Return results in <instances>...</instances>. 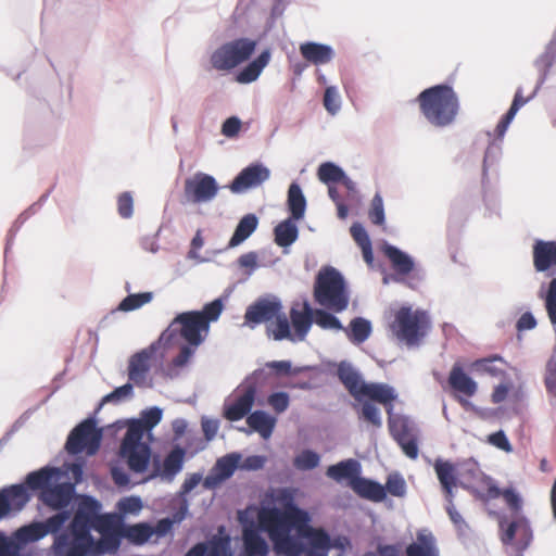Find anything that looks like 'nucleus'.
<instances>
[{
    "mask_svg": "<svg viewBox=\"0 0 556 556\" xmlns=\"http://www.w3.org/2000/svg\"><path fill=\"white\" fill-rule=\"evenodd\" d=\"M101 509V503L93 496H79L67 527L50 547L51 555L71 556L78 547L91 545V531L105 527L112 515L102 514Z\"/></svg>",
    "mask_w": 556,
    "mask_h": 556,
    "instance_id": "f257e3e1",
    "label": "nucleus"
},
{
    "mask_svg": "<svg viewBox=\"0 0 556 556\" xmlns=\"http://www.w3.org/2000/svg\"><path fill=\"white\" fill-rule=\"evenodd\" d=\"M65 473L56 467L46 466L29 472L25 484L29 490H39V500L51 509H66L75 496V484L63 481Z\"/></svg>",
    "mask_w": 556,
    "mask_h": 556,
    "instance_id": "f03ea898",
    "label": "nucleus"
},
{
    "mask_svg": "<svg viewBox=\"0 0 556 556\" xmlns=\"http://www.w3.org/2000/svg\"><path fill=\"white\" fill-rule=\"evenodd\" d=\"M417 102L426 121L438 128L454 124L459 112V99L454 89L440 84L422 90Z\"/></svg>",
    "mask_w": 556,
    "mask_h": 556,
    "instance_id": "7ed1b4c3",
    "label": "nucleus"
},
{
    "mask_svg": "<svg viewBox=\"0 0 556 556\" xmlns=\"http://www.w3.org/2000/svg\"><path fill=\"white\" fill-rule=\"evenodd\" d=\"M314 299L320 306L336 313L345 311L350 295L343 275L331 266L321 269L314 283Z\"/></svg>",
    "mask_w": 556,
    "mask_h": 556,
    "instance_id": "20e7f679",
    "label": "nucleus"
},
{
    "mask_svg": "<svg viewBox=\"0 0 556 556\" xmlns=\"http://www.w3.org/2000/svg\"><path fill=\"white\" fill-rule=\"evenodd\" d=\"M210 331V326L199 311H188L176 315L160 334L164 345L173 343L178 337L186 343L200 346Z\"/></svg>",
    "mask_w": 556,
    "mask_h": 556,
    "instance_id": "39448f33",
    "label": "nucleus"
},
{
    "mask_svg": "<svg viewBox=\"0 0 556 556\" xmlns=\"http://www.w3.org/2000/svg\"><path fill=\"white\" fill-rule=\"evenodd\" d=\"M143 437V426L138 421H129L119 445V457L135 473H143L151 459V447L142 441Z\"/></svg>",
    "mask_w": 556,
    "mask_h": 556,
    "instance_id": "423d86ee",
    "label": "nucleus"
},
{
    "mask_svg": "<svg viewBox=\"0 0 556 556\" xmlns=\"http://www.w3.org/2000/svg\"><path fill=\"white\" fill-rule=\"evenodd\" d=\"M256 46L257 41L248 37L226 41L211 52V67L217 72L229 73L249 61Z\"/></svg>",
    "mask_w": 556,
    "mask_h": 556,
    "instance_id": "0eeeda50",
    "label": "nucleus"
},
{
    "mask_svg": "<svg viewBox=\"0 0 556 556\" xmlns=\"http://www.w3.org/2000/svg\"><path fill=\"white\" fill-rule=\"evenodd\" d=\"M267 376L264 368H258L244 378L236 389L239 392L237 399L230 404H224L223 415L227 420L238 421L252 413L257 390L266 381Z\"/></svg>",
    "mask_w": 556,
    "mask_h": 556,
    "instance_id": "6e6552de",
    "label": "nucleus"
},
{
    "mask_svg": "<svg viewBox=\"0 0 556 556\" xmlns=\"http://www.w3.org/2000/svg\"><path fill=\"white\" fill-rule=\"evenodd\" d=\"M429 326V316L425 311H413L410 306H402L396 312L391 328L399 341L407 346H415L426 336Z\"/></svg>",
    "mask_w": 556,
    "mask_h": 556,
    "instance_id": "1a4fd4ad",
    "label": "nucleus"
},
{
    "mask_svg": "<svg viewBox=\"0 0 556 556\" xmlns=\"http://www.w3.org/2000/svg\"><path fill=\"white\" fill-rule=\"evenodd\" d=\"M459 485L468 490L482 502L495 500L501 495V489L496 482L481 469L479 464L469 458L463 462L458 469Z\"/></svg>",
    "mask_w": 556,
    "mask_h": 556,
    "instance_id": "9d476101",
    "label": "nucleus"
},
{
    "mask_svg": "<svg viewBox=\"0 0 556 556\" xmlns=\"http://www.w3.org/2000/svg\"><path fill=\"white\" fill-rule=\"evenodd\" d=\"M97 532L101 534L100 539L92 535L91 545L83 548L78 547L71 556H102L104 554H115L118 551L122 539H124L118 516L112 514L105 527L98 528Z\"/></svg>",
    "mask_w": 556,
    "mask_h": 556,
    "instance_id": "9b49d317",
    "label": "nucleus"
},
{
    "mask_svg": "<svg viewBox=\"0 0 556 556\" xmlns=\"http://www.w3.org/2000/svg\"><path fill=\"white\" fill-rule=\"evenodd\" d=\"M101 441L102 429L97 427L93 418H87L70 432L65 450L72 455L86 452L87 455L92 456L100 448Z\"/></svg>",
    "mask_w": 556,
    "mask_h": 556,
    "instance_id": "f8f14e48",
    "label": "nucleus"
},
{
    "mask_svg": "<svg viewBox=\"0 0 556 556\" xmlns=\"http://www.w3.org/2000/svg\"><path fill=\"white\" fill-rule=\"evenodd\" d=\"M298 515L293 513L282 511L280 508L273 506L264 508L260 514V521L267 531L271 542L292 530L300 534L305 530L308 522L299 521Z\"/></svg>",
    "mask_w": 556,
    "mask_h": 556,
    "instance_id": "ddd939ff",
    "label": "nucleus"
},
{
    "mask_svg": "<svg viewBox=\"0 0 556 556\" xmlns=\"http://www.w3.org/2000/svg\"><path fill=\"white\" fill-rule=\"evenodd\" d=\"M165 346L160 340H155L149 346L140 350L130 356L128 361L127 375L129 381H131L138 388H151L152 380L148 379V375L151 369V361L155 357L157 351Z\"/></svg>",
    "mask_w": 556,
    "mask_h": 556,
    "instance_id": "4468645a",
    "label": "nucleus"
},
{
    "mask_svg": "<svg viewBox=\"0 0 556 556\" xmlns=\"http://www.w3.org/2000/svg\"><path fill=\"white\" fill-rule=\"evenodd\" d=\"M218 190L219 186L216 179L210 174L199 172L185 180V195L189 202L194 204L213 201Z\"/></svg>",
    "mask_w": 556,
    "mask_h": 556,
    "instance_id": "2eb2a0df",
    "label": "nucleus"
},
{
    "mask_svg": "<svg viewBox=\"0 0 556 556\" xmlns=\"http://www.w3.org/2000/svg\"><path fill=\"white\" fill-rule=\"evenodd\" d=\"M241 459L242 455L238 452L228 453L217 458L203 480V488L211 491L218 489L233 476Z\"/></svg>",
    "mask_w": 556,
    "mask_h": 556,
    "instance_id": "dca6fc26",
    "label": "nucleus"
},
{
    "mask_svg": "<svg viewBox=\"0 0 556 556\" xmlns=\"http://www.w3.org/2000/svg\"><path fill=\"white\" fill-rule=\"evenodd\" d=\"M270 178V169L262 163H252L241 169L229 185L232 193H244L261 187Z\"/></svg>",
    "mask_w": 556,
    "mask_h": 556,
    "instance_id": "f3484780",
    "label": "nucleus"
},
{
    "mask_svg": "<svg viewBox=\"0 0 556 556\" xmlns=\"http://www.w3.org/2000/svg\"><path fill=\"white\" fill-rule=\"evenodd\" d=\"M281 309L282 304L279 299L261 298L248 306L244 314L245 324L251 328L263 323L269 324L281 313Z\"/></svg>",
    "mask_w": 556,
    "mask_h": 556,
    "instance_id": "a211bd4d",
    "label": "nucleus"
},
{
    "mask_svg": "<svg viewBox=\"0 0 556 556\" xmlns=\"http://www.w3.org/2000/svg\"><path fill=\"white\" fill-rule=\"evenodd\" d=\"M30 501V494L26 484H11L0 489V520L12 511H21Z\"/></svg>",
    "mask_w": 556,
    "mask_h": 556,
    "instance_id": "6ab92c4d",
    "label": "nucleus"
},
{
    "mask_svg": "<svg viewBox=\"0 0 556 556\" xmlns=\"http://www.w3.org/2000/svg\"><path fill=\"white\" fill-rule=\"evenodd\" d=\"M290 325L293 327V337L296 342L305 341L313 324H314V308L308 300L302 303H294L289 312Z\"/></svg>",
    "mask_w": 556,
    "mask_h": 556,
    "instance_id": "aec40b11",
    "label": "nucleus"
},
{
    "mask_svg": "<svg viewBox=\"0 0 556 556\" xmlns=\"http://www.w3.org/2000/svg\"><path fill=\"white\" fill-rule=\"evenodd\" d=\"M299 535L306 540L304 554L306 556H328L331 548V538L324 529H314L307 523Z\"/></svg>",
    "mask_w": 556,
    "mask_h": 556,
    "instance_id": "412c9836",
    "label": "nucleus"
},
{
    "mask_svg": "<svg viewBox=\"0 0 556 556\" xmlns=\"http://www.w3.org/2000/svg\"><path fill=\"white\" fill-rule=\"evenodd\" d=\"M532 258L538 273H546L556 267V240L536 239L532 247Z\"/></svg>",
    "mask_w": 556,
    "mask_h": 556,
    "instance_id": "4be33fe9",
    "label": "nucleus"
},
{
    "mask_svg": "<svg viewBox=\"0 0 556 556\" xmlns=\"http://www.w3.org/2000/svg\"><path fill=\"white\" fill-rule=\"evenodd\" d=\"M515 536H518V545L521 549H527L532 541V530L529 520L525 516L517 515L507 523L502 541L504 544H508Z\"/></svg>",
    "mask_w": 556,
    "mask_h": 556,
    "instance_id": "5701e85b",
    "label": "nucleus"
},
{
    "mask_svg": "<svg viewBox=\"0 0 556 556\" xmlns=\"http://www.w3.org/2000/svg\"><path fill=\"white\" fill-rule=\"evenodd\" d=\"M186 456V450L176 445L166 455L163 462V469H156L149 479L160 476L167 482L174 481L175 477L182 470Z\"/></svg>",
    "mask_w": 556,
    "mask_h": 556,
    "instance_id": "b1692460",
    "label": "nucleus"
},
{
    "mask_svg": "<svg viewBox=\"0 0 556 556\" xmlns=\"http://www.w3.org/2000/svg\"><path fill=\"white\" fill-rule=\"evenodd\" d=\"M556 61V29L548 43L545 46V50L534 60V66L539 72V78L536 86L533 90V96H536L542 85L546 81L549 71Z\"/></svg>",
    "mask_w": 556,
    "mask_h": 556,
    "instance_id": "393cba45",
    "label": "nucleus"
},
{
    "mask_svg": "<svg viewBox=\"0 0 556 556\" xmlns=\"http://www.w3.org/2000/svg\"><path fill=\"white\" fill-rule=\"evenodd\" d=\"M337 376L349 393L356 401H361V392L366 382L362 380L361 374L354 368V366L348 361L340 362L337 369Z\"/></svg>",
    "mask_w": 556,
    "mask_h": 556,
    "instance_id": "a878e982",
    "label": "nucleus"
},
{
    "mask_svg": "<svg viewBox=\"0 0 556 556\" xmlns=\"http://www.w3.org/2000/svg\"><path fill=\"white\" fill-rule=\"evenodd\" d=\"M361 471L362 466L359 462L354 458H348L329 466L326 470V476L339 483L348 480L351 488H353V483L359 478Z\"/></svg>",
    "mask_w": 556,
    "mask_h": 556,
    "instance_id": "bb28decb",
    "label": "nucleus"
},
{
    "mask_svg": "<svg viewBox=\"0 0 556 556\" xmlns=\"http://www.w3.org/2000/svg\"><path fill=\"white\" fill-rule=\"evenodd\" d=\"M300 52L306 61L315 65L327 64L334 58V51L331 46L314 41L302 43Z\"/></svg>",
    "mask_w": 556,
    "mask_h": 556,
    "instance_id": "cd10ccee",
    "label": "nucleus"
},
{
    "mask_svg": "<svg viewBox=\"0 0 556 556\" xmlns=\"http://www.w3.org/2000/svg\"><path fill=\"white\" fill-rule=\"evenodd\" d=\"M270 56L271 54L268 49L262 51L253 61L249 62L237 73L236 81L243 85L255 81L268 65Z\"/></svg>",
    "mask_w": 556,
    "mask_h": 556,
    "instance_id": "c85d7f7f",
    "label": "nucleus"
},
{
    "mask_svg": "<svg viewBox=\"0 0 556 556\" xmlns=\"http://www.w3.org/2000/svg\"><path fill=\"white\" fill-rule=\"evenodd\" d=\"M368 397L388 407L393 406L392 402L396 400L397 393L395 389L387 383H367L363 386L361 399Z\"/></svg>",
    "mask_w": 556,
    "mask_h": 556,
    "instance_id": "c756f323",
    "label": "nucleus"
},
{
    "mask_svg": "<svg viewBox=\"0 0 556 556\" xmlns=\"http://www.w3.org/2000/svg\"><path fill=\"white\" fill-rule=\"evenodd\" d=\"M406 556H440L434 535L428 530L417 533V540L406 547Z\"/></svg>",
    "mask_w": 556,
    "mask_h": 556,
    "instance_id": "7c9ffc66",
    "label": "nucleus"
},
{
    "mask_svg": "<svg viewBox=\"0 0 556 556\" xmlns=\"http://www.w3.org/2000/svg\"><path fill=\"white\" fill-rule=\"evenodd\" d=\"M185 556H232L229 539L214 538L207 543H198Z\"/></svg>",
    "mask_w": 556,
    "mask_h": 556,
    "instance_id": "2f4dec72",
    "label": "nucleus"
},
{
    "mask_svg": "<svg viewBox=\"0 0 556 556\" xmlns=\"http://www.w3.org/2000/svg\"><path fill=\"white\" fill-rule=\"evenodd\" d=\"M382 250L397 274L408 275L414 269L415 262L408 253L390 243H384Z\"/></svg>",
    "mask_w": 556,
    "mask_h": 556,
    "instance_id": "473e14b6",
    "label": "nucleus"
},
{
    "mask_svg": "<svg viewBox=\"0 0 556 556\" xmlns=\"http://www.w3.org/2000/svg\"><path fill=\"white\" fill-rule=\"evenodd\" d=\"M276 422L275 417L262 409H256L247 417L248 426L265 440L273 434Z\"/></svg>",
    "mask_w": 556,
    "mask_h": 556,
    "instance_id": "72a5a7b5",
    "label": "nucleus"
},
{
    "mask_svg": "<svg viewBox=\"0 0 556 556\" xmlns=\"http://www.w3.org/2000/svg\"><path fill=\"white\" fill-rule=\"evenodd\" d=\"M352 490L363 498L372 502H382L386 498V488L375 481L359 476L353 483Z\"/></svg>",
    "mask_w": 556,
    "mask_h": 556,
    "instance_id": "f704fd0d",
    "label": "nucleus"
},
{
    "mask_svg": "<svg viewBox=\"0 0 556 556\" xmlns=\"http://www.w3.org/2000/svg\"><path fill=\"white\" fill-rule=\"evenodd\" d=\"M276 501L282 507V511L298 515L299 521L311 522L309 514L295 504V491L291 488H280L276 492Z\"/></svg>",
    "mask_w": 556,
    "mask_h": 556,
    "instance_id": "c9c22d12",
    "label": "nucleus"
},
{
    "mask_svg": "<svg viewBox=\"0 0 556 556\" xmlns=\"http://www.w3.org/2000/svg\"><path fill=\"white\" fill-rule=\"evenodd\" d=\"M302 539L299 534L295 536L289 532L278 539H274L273 545L279 555L300 556L305 551V543H303Z\"/></svg>",
    "mask_w": 556,
    "mask_h": 556,
    "instance_id": "e433bc0d",
    "label": "nucleus"
},
{
    "mask_svg": "<svg viewBox=\"0 0 556 556\" xmlns=\"http://www.w3.org/2000/svg\"><path fill=\"white\" fill-rule=\"evenodd\" d=\"M199 346L185 343L180 346L179 353L175 356L165 369L166 377L170 379L178 378L182 369L190 363Z\"/></svg>",
    "mask_w": 556,
    "mask_h": 556,
    "instance_id": "4c0bfd02",
    "label": "nucleus"
},
{
    "mask_svg": "<svg viewBox=\"0 0 556 556\" xmlns=\"http://www.w3.org/2000/svg\"><path fill=\"white\" fill-rule=\"evenodd\" d=\"M258 218L255 214L244 215L236 226V229L228 242V248H236L244 242L257 228Z\"/></svg>",
    "mask_w": 556,
    "mask_h": 556,
    "instance_id": "58836bf2",
    "label": "nucleus"
},
{
    "mask_svg": "<svg viewBox=\"0 0 556 556\" xmlns=\"http://www.w3.org/2000/svg\"><path fill=\"white\" fill-rule=\"evenodd\" d=\"M287 206L290 217L300 220L306 211V198L298 182H292L288 189Z\"/></svg>",
    "mask_w": 556,
    "mask_h": 556,
    "instance_id": "ea45409f",
    "label": "nucleus"
},
{
    "mask_svg": "<svg viewBox=\"0 0 556 556\" xmlns=\"http://www.w3.org/2000/svg\"><path fill=\"white\" fill-rule=\"evenodd\" d=\"M343 331L353 344L359 345L371 336V321L364 317H355Z\"/></svg>",
    "mask_w": 556,
    "mask_h": 556,
    "instance_id": "a19ab883",
    "label": "nucleus"
},
{
    "mask_svg": "<svg viewBox=\"0 0 556 556\" xmlns=\"http://www.w3.org/2000/svg\"><path fill=\"white\" fill-rule=\"evenodd\" d=\"M295 219L288 217L274 228L275 242L281 248H288L299 238V228Z\"/></svg>",
    "mask_w": 556,
    "mask_h": 556,
    "instance_id": "79ce46f5",
    "label": "nucleus"
},
{
    "mask_svg": "<svg viewBox=\"0 0 556 556\" xmlns=\"http://www.w3.org/2000/svg\"><path fill=\"white\" fill-rule=\"evenodd\" d=\"M266 333L268 338L275 341L288 340L292 343H298L291 331V325L289 318L283 313H279L276 316L275 321H270L266 326Z\"/></svg>",
    "mask_w": 556,
    "mask_h": 556,
    "instance_id": "37998d69",
    "label": "nucleus"
},
{
    "mask_svg": "<svg viewBox=\"0 0 556 556\" xmlns=\"http://www.w3.org/2000/svg\"><path fill=\"white\" fill-rule=\"evenodd\" d=\"M448 383L454 390L468 396H472L477 391L476 381L459 365L453 366L448 376Z\"/></svg>",
    "mask_w": 556,
    "mask_h": 556,
    "instance_id": "c03bdc74",
    "label": "nucleus"
},
{
    "mask_svg": "<svg viewBox=\"0 0 556 556\" xmlns=\"http://www.w3.org/2000/svg\"><path fill=\"white\" fill-rule=\"evenodd\" d=\"M119 528L123 531L124 539L137 545L146 543L154 533V530L148 523L140 522L130 526L124 523L122 517H119Z\"/></svg>",
    "mask_w": 556,
    "mask_h": 556,
    "instance_id": "a18cd8bd",
    "label": "nucleus"
},
{
    "mask_svg": "<svg viewBox=\"0 0 556 556\" xmlns=\"http://www.w3.org/2000/svg\"><path fill=\"white\" fill-rule=\"evenodd\" d=\"M538 295L544 303L549 323L556 327V277H552L547 283H542Z\"/></svg>",
    "mask_w": 556,
    "mask_h": 556,
    "instance_id": "49530a36",
    "label": "nucleus"
},
{
    "mask_svg": "<svg viewBox=\"0 0 556 556\" xmlns=\"http://www.w3.org/2000/svg\"><path fill=\"white\" fill-rule=\"evenodd\" d=\"M47 535L42 521H33L18 528L14 532L16 541L23 546L27 543L37 542Z\"/></svg>",
    "mask_w": 556,
    "mask_h": 556,
    "instance_id": "de8ad7c7",
    "label": "nucleus"
},
{
    "mask_svg": "<svg viewBox=\"0 0 556 556\" xmlns=\"http://www.w3.org/2000/svg\"><path fill=\"white\" fill-rule=\"evenodd\" d=\"M433 469L441 486H447V484H457V481H459L458 470L450 460L437 458L433 463Z\"/></svg>",
    "mask_w": 556,
    "mask_h": 556,
    "instance_id": "09e8293b",
    "label": "nucleus"
},
{
    "mask_svg": "<svg viewBox=\"0 0 556 556\" xmlns=\"http://www.w3.org/2000/svg\"><path fill=\"white\" fill-rule=\"evenodd\" d=\"M393 407H388L389 429L394 440L410 435V421L407 417L393 414Z\"/></svg>",
    "mask_w": 556,
    "mask_h": 556,
    "instance_id": "8fccbe9b",
    "label": "nucleus"
},
{
    "mask_svg": "<svg viewBox=\"0 0 556 556\" xmlns=\"http://www.w3.org/2000/svg\"><path fill=\"white\" fill-rule=\"evenodd\" d=\"M58 511L53 514L52 516L48 517L42 521L45 530L48 534L53 535V542L55 541V538H58L60 534H62L63 527L66 521L71 519V511L68 509H56Z\"/></svg>",
    "mask_w": 556,
    "mask_h": 556,
    "instance_id": "3c124183",
    "label": "nucleus"
},
{
    "mask_svg": "<svg viewBox=\"0 0 556 556\" xmlns=\"http://www.w3.org/2000/svg\"><path fill=\"white\" fill-rule=\"evenodd\" d=\"M317 177L323 184L332 185L340 182L345 177V172L333 162H324L318 166Z\"/></svg>",
    "mask_w": 556,
    "mask_h": 556,
    "instance_id": "603ef678",
    "label": "nucleus"
},
{
    "mask_svg": "<svg viewBox=\"0 0 556 556\" xmlns=\"http://www.w3.org/2000/svg\"><path fill=\"white\" fill-rule=\"evenodd\" d=\"M244 548L250 556H266L268 553L266 541L255 532L244 533Z\"/></svg>",
    "mask_w": 556,
    "mask_h": 556,
    "instance_id": "864d4df0",
    "label": "nucleus"
},
{
    "mask_svg": "<svg viewBox=\"0 0 556 556\" xmlns=\"http://www.w3.org/2000/svg\"><path fill=\"white\" fill-rule=\"evenodd\" d=\"M153 293L152 292H141V293H132L128 294L124 298L117 306L118 311L122 312H131L140 308L144 304H148L152 301Z\"/></svg>",
    "mask_w": 556,
    "mask_h": 556,
    "instance_id": "5fc2aeb1",
    "label": "nucleus"
},
{
    "mask_svg": "<svg viewBox=\"0 0 556 556\" xmlns=\"http://www.w3.org/2000/svg\"><path fill=\"white\" fill-rule=\"evenodd\" d=\"M314 323L325 330H343L341 320L332 313L323 309H314Z\"/></svg>",
    "mask_w": 556,
    "mask_h": 556,
    "instance_id": "6e6d98bb",
    "label": "nucleus"
},
{
    "mask_svg": "<svg viewBox=\"0 0 556 556\" xmlns=\"http://www.w3.org/2000/svg\"><path fill=\"white\" fill-rule=\"evenodd\" d=\"M134 383L131 381L115 388L112 392L102 397L101 405L106 403L121 404L134 397Z\"/></svg>",
    "mask_w": 556,
    "mask_h": 556,
    "instance_id": "4d7b16f0",
    "label": "nucleus"
},
{
    "mask_svg": "<svg viewBox=\"0 0 556 556\" xmlns=\"http://www.w3.org/2000/svg\"><path fill=\"white\" fill-rule=\"evenodd\" d=\"M320 456L317 452L306 448L293 458V466L298 470L307 471L318 467Z\"/></svg>",
    "mask_w": 556,
    "mask_h": 556,
    "instance_id": "13d9d810",
    "label": "nucleus"
},
{
    "mask_svg": "<svg viewBox=\"0 0 556 556\" xmlns=\"http://www.w3.org/2000/svg\"><path fill=\"white\" fill-rule=\"evenodd\" d=\"M323 104L325 110L332 116L337 115L342 106L340 92L336 86H328L325 89Z\"/></svg>",
    "mask_w": 556,
    "mask_h": 556,
    "instance_id": "bf43d9fd",
    "label": "nucleus"
},
{
    "mask_svg": "<svg viewBox=\"0 0 556 556\" xmlns=\"http://www.w3.org/2000/svg\"><path fill=\"white\" fill-rule=\"evenodd\" d=\"M502 155V143L493 140L486 148L482 165L483 178L486 177L489 169L497 165Z\"/></svg>",
    "mask_w": 556,
    "mask_h": 556,
    "instance_id": "052dcab7",
    "label": "nucleus"
},
{
    "mask_svg": "<svg viewBox=\"0 0 556 556\" xmlns=\"http://www.w3.org/2000/svg\"><path fill=\"white\" fill-rule=\"evenodd\" d=\"M163 417V410L159 406H152L142 412V419H132L131 421H138L143 426L144 433L151 432V430L160 424Z\"/></svg>",
    "mask_w": 556,
    "mask_h": 556,
    "instance_id": "680f3d73",
    "label": "nucleus"
},
{
    "mask_svg": "<svg viewBox=\"0 0 556 556\" xmlns=\"http://www.w3.org/2000/svg\"><path fill=\"white\" fill-rule=\"evenodd\" d=\"M142 506L141 497L136 495L123 497L116 505L122 518L126 515H138L141 511Z\"/></svg>",
    "mask_w": 556,
    "mask_h": 556,
    "instance_id": "e2e57ef3",
    "label": "nucleus"
},
{
    "mask_svg": "<svg viewBox=\"0 0 556 556\" xmlns=\"http://www.w3.org/2000/svg\"><path fill=\"white\" fill-rule=\"evenodd\" d=\"M386 493L389 492L391 495L396 497H403L406 494V482L401 473L394 472L388 476L386 482Z\"/></svg>",
    "mask_w": 556,
    "mask_h": 556,
    "instance_id": "0e129e2a",
    "label": "nucleus"
},
{
    "mask_svg": "<svg viewBox=\"0 0 556 556\" xmlns=\"http://www.w3.org/2000/svg\"><path fill=\"white\" fill-rule=\"evenodd\" d=\"M368 217L372 224L381 226L386 222L383 199L380 193H376L370 202Z\"/></svg>",
    "mask_w": 556,
    "mask_h": 556,
    "instance_id": "69168bd1",
    "label": "nucleus"
},
{
    "mask_svg": "<svg viewBox=\"0 0 556 556\" xmlns=\"http://www.w3.org/2000/svg\"><path fill=\"white\" fill-rule=\"evenodd\" d=\"M545 387L548 394L554 399L553 404L556 405V349L546 365Z\"/></svg>",
    "mask_w": 556,
    "mask_h": 556,
    "instance_id": "338daca9",
    "label": "nucleus"
},
{
    "mask_svg": "<svg viewBox=\"0 0 556 556\" xmlns=\"http://www.w3.org/2000/svg\"><path fill=\"white\" fill-rule=\"evenodd\" d=\"M22 545L15 536L9 538L0 532V556H20Z\"/></svg>",
    "mask_w": 556,
    "mask_h": 556,
    "instance_id": "774afa93",
    "label": "nucleus"
}]
</instances>
